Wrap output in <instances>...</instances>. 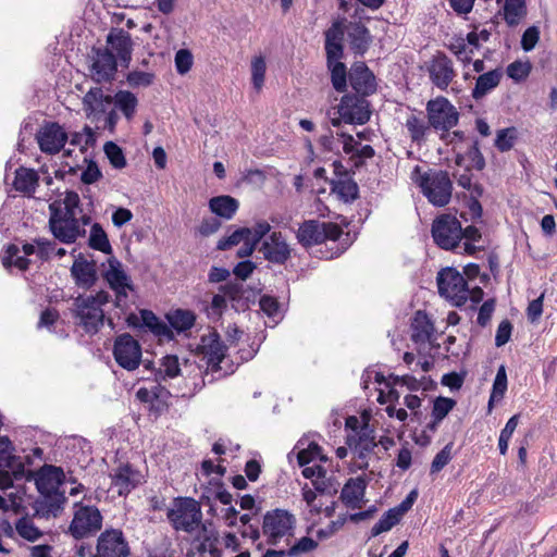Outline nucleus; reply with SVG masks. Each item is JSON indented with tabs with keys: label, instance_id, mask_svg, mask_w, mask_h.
<instances>
[{
	"label": "nucleus",
	"instance_id": "29",
	"mask_svg": "<svg viewBox=\"0 0 557 557\" xmlns=\"http://www.w3.org/2000/svg\"><path fill=\"white\" fill-rule=\"evenodd\" d=\"M38 185L39 175L35 170L21 166L15 171L13 186L16 191L30 197L35 194Z\"/></svg>",
	"mask_w": 557,
	"mask_h": 557
},
{
	"label": "nucleus",
	"instance_id": "32",
	"mask_svg": "<svg viewBox=\"0 0 557 557\" xmlns=\"http://www.w3.org/2000/svg\"><path fill=\"white\" fill-rule=\"evenodd\" d=\"M411 327H412L411 339H412V342H414L417 344H419V343L422 344V343L430 341V338L434 332L433 323L430 321L428 315L422 311L416 312L412 323H411Z\"/></svg>",
	"mask_w": 557,
	"mask_h": 557
},
{
	"label": "nucleus",
	"instance_id": "40",
	"mask_svg": "<svg viewBox=\"0 0 557 557\" xmlns=\"http://www.w3.org/2000/svg\"><path fill=\"white\" fill-rule=\"evenodd\" d=\"M168 320L171 327L177 332H184L194 326L196 317L190 310L177 309L168 315Z\"/></svg>",
	"mask_w": 557,
	"mask_h": 557
},
{
	"label": "nucleus",
	"instance_id": "20",
	"mask_svg": "<svg viewBox=\"0 0 557 557\" xmlns=\"http://www.w3.org/2000/svg\"><path fill=\"white\" fill-rule=\"evenodd\" d=\"M112 486L116 488L117 494L127 495L139 484H141L144 475L132 465L125 463L119 466L111 474Z\"/></svg>",
	"mask_w": 557,
	"mask_h": 557
},
{
	"label": "nucleus",
	"instance_id": "56",
	"mask_svg": "<svg viewBox=\"0 0 557 557\" xmlns=\"http://www.w3.org/2000/svg\"><path fill=\"white\" fill-rule=\"evenodd\" d=\"M346 20L341 18L332 23L331 27L325 30V42H343L346 33Z\"/></svg>",
	"mask_w": 557,
	"mask_h": 557
},
{
	"label": "nucleus",
	"instance_id": "35",
	"mask_svg": "<svg viewBox=\"0 0 557 557\" xmlns=\"http://www.w3.org/2000/svg\"><path fill=\"white\" fill-rule=\"evenodd\" d=\"M113 99H114L115 107L121 110L123 115L128 121H131L134 117V115L136 113V108L138 106L137 97L128 90H119L114 95Z\"/></svg>",
	"mask_w": 557,
	"mask_h": 557
},
{
	"label": "nucleus",
	"instance_id": "9",
	"mask_svg": "<svg viewBox=\"0 0 557 557\" xmlns=\"http://www.w3.org/2000/svg\"><path fill=\"white\" fill-rule=\"evenodd\" d=\"M91 300L84 296H78L73 302V313L77 319V324L84 329L87 334H96L104 324L106 315L102 308L90 304Z\"/></svg>",
	"mask_w": 557,
	"mask_h": 557
},
{
	"label": "nucleus",
	"instance_id": "12",
	"mask_svg": "<svg viewBox=\"0 0 557 557\" xmlns=\"http://www.w3.org/2000/svg\"><path fill=\"white\" fill-rule=\"evenodd\" d=\"M369 106L363 96L345 95L338 106V114L345 123L362 125L370 120Z\"/></svg>",
	"mask_w": 557,
	"mask_h": 557
},
{
	"label": "nucleus",
	"instance_id": "17",
	"mask_svg": "<svg viewBox=\"0 0 557 557\" xmlns=\"http://www.w3.org/2000/svg\"><path fill=\"white\" fill-rule=\"evenodd\" d=\"M200 505L191 497H178L168 510L170 522H201Z\"/></svg>",
	"mask_w": 557,
	"mask_h": 557
},
{
	"label": "nucleus",
	"instance_id": "21",
	"mask_svg": "<svg viewBox=\"0 0 557 557\" xmlns=\"http://www.w3.org/2000/svg\"><path fill=\"white\" fill-rule=\"evenodd\" d=\"M66 502L64 493H52L48 495H40L33 505L34 517L38 519H57L63 509V504Z\"/></svg>",
	"mask_w": 557,
	"mask_h": 557
},
{
	"label": "nucleus",
	"instance_id": "30",
	"mask_svg": "<svg viewBox=\"0 0 557 557\" xmlns=\"http://www.w3.org/2000/svg\"><path fill=\"white\" fill-rule=\"evenodd\" d=\"M209 208L218 216L231 220L237 212L239 202L228 195L215 196L209 200Z\"/></svg>",
	"mask_w": 557,
	"mask_h": 557
},
{
	"label": "nucleus",
	"instance_id": "34",
	"mask_svg": "<svg viewBox=\"0 0 557 557\" xmlns=\"http://www.w3.org/2000/svg\"><path fill=\"white\" fill-rule=\"evenodd\" d=\"M417 497L418 492L416 490L411 491L399 505L388 509L377 522H399L403 516L412 507Z\"/></svg>",
	"mask_w": 557,
	"mask_h": 557
},
{
	"label": "nucleus",
	"instance_id": "47",
	"mask_svg": "<svg viewBox=\"0 0 557 557\" xmlns=\"http://www.w3.org/2000/svg\"><path fill=\"white\" fill-rule=\"evenodd\" d=\"M249 227H240L234 231L230 236L220 239L216 244L219 250H227L233 246L243 243L249 237Z\"/></svg>",
	"mask_w": 557,
	"mask_h": 557
},
{
	"label": "nucleus",
	"instance_id": "15",
	"mask_svg": "<svg viewBox=\"0 0 557 557\" xmlns=\"http://www.w3.org/2000/svg\"><path fill=\"white\" fill-rule=\"evenodd\" d=\"M431 82L441 90H445L456 76L453 61L443 52H437L426 64Z\"/></svg>",
	"mask_w": 557,
	"mask_h": 557
},
{
	"label": "nucleus",
	"instance_id": "55",
	"mask_svg": "<svg viewBox=\"0 0 557 557\" xmlns=\"http://www.w3.org/2000/svg\"><path fill=\"white\" fill-rule=\"evenodd\" d=\"M321 447L317 443H310L308 448L301 449L297 455L299 466L304 467L315 458L326 460V458L321 455Z\"/></svg>",
	"mask_w": 557,
	"mask_h": 557
},
{
	"label": "nucleus",
	"instance_id": "52",
	"mask_svg": "<svg viewBox=\"0 0 557 557\" xmlns=\"http://www.w3.org/2000/svg\"><path fill=\"white\" fill-rule=\"evenodd\" d=\"M453 447H454V443L450 442V443L446 444L444 446V448L435 455V457L431 463V473L432 474L440 472L441 470L444 469L445 466H447L449 463V461L453 458V455H451Z\"/></svg>",
	"mask_w": 557,
	"mask_h": 557
},
{
	"label": "nucleus",
	"instance_id": "42",
	"mask_svg": "<svg viewBox=\"0 0 557 557\" xmlns=\"http://www.w3.org/2000/svg\"><path fill=\"white\" fill-rule=\"evenodd\" d=\"M20 248L11 244L7 247L5 252L2 257V264L4 268H10L12 265L17 269L25 271L28 269L30 261L25 256H18Z\"/></svg>",
	"mask_w": 557,
	"mask_h": 557
},
{
	"label": "nucleus",
	"instance_id": "63",
	"mask_svg": "<svg viewBox=\"0 0 557 557\" xmlns=\"http://www.w3.org/2000/svg\"><path fill=\"white\" fill-rule=\"evenodd\" d=\"M540 39V32L537 27L532 26L524 30L521 38V47L524 51H531Z\"/></svg>",
	"mask_w": 557,
	"mask_h": 557
},
{
	"label": "nucleus",
	"instance_id": "1",
	"mask_svg": "<svg viewBox=\"0 0 557 557\" xmlns=\"http://www.w3.org/2000/svg\"><path fill=\"white\" fill-rule=\"evenodd\" d=\"M423 196L435 207L449 203L453 194V183L446 171L423 173L417 180Z\"/></svg>",
	"mask_w": 557,
	"mask_h": 557
},
{
	"label": "nucleus",
	"instance_id": "41",
	"mask_svg": "<svg viewBox=\"0 0 557 557\" xmlns=\"http://www.w3.org/2000/svg\"><path fill=\"white\" fill-rule=\"evenodd\" d=\"M331 72V82L333 88L338 92L346 91L347 88V69L342 61L326 63Z\"/></svg>",
	"mask_w": 557,
	"mask_h": 557
},
{
	"label": "nucleus",
	"instance_id": "13",
	"mask_svg": "<svg viewBox=\"0 0 557 557\" xmlns=\"http://www.w3.org/2000/svg\"><path fill=\"white\" fill-rule=\"evenodd\" d=\"M40 150L47 154L61 151L69 137L64 128L55 122H45L36 134Z\"/></svg>",
	"mask_w": 557,
	"mask_h": 557
},
{
	"label": "nucleus",
	"instance_id": "51",
	"mask_svg": "<svg viewBox=\"0 0 557 557\" xmlns=\"http://www.w3.org/2000/svg\"><path fill=\"white\" fill-rule=\"evenodd\" d=\"M455 406L456 401L454 399L440 396L433 403L432 417L442 421Z\"/></svg>",
	"mask_w": 557,
	"mask_h": 557
},
{
	"label": "nucleus",
	"instance_id": "59",
	"mask_svg": "<svg viewBox=\"0 0 557 557\" xmlns=\"http://www.w3.org/2000/svg\"><path fill=\"white\" fill-rule=\"evenodd\" d=\"M466 154L476 170L481 171L485 168V159L480 150L478 139L472 140Z\"/></svg>",
	"mask_w": 557,
	"mask_h": 557
},
{
	"label": "nucleus",
	"instance_id": "25",
	"mask_svg": "<svg viewBox=\"0 0 557 557\" xmlns=\"http://www.w3.org/2000/svg\"><path fill=\"white\" fill-rule=\"evenodd\" d=\"M107 42L116 51L121 62L128 66L133 51L129 33L122 28H112L107 36Z\"/></svg>",
	"mask_w": 557,
	"mask_h": 557
},
{
	"label": "nucleus",
	"instance_id": "7",
	"mask_svg": "<svg viewBox=\"0 0 557 557\" xmlns=\"http://www.w3.org/2000/svg\"><path fill=\"white\" fill-rule=\"evenodd\" d=\"M12 443L8 436H0V488L13 485V479L24 478V465L12 455Z\"/></svg>",
	"mask_w": 557,
	"mask_h": 557
},
{
	"label": "nucleus",
	"instance_id": "54",
	"mask_svg": "<svg viewBox=\"0 0 557 557\" xmlns=\"http://www.w3.org/2000/svg\"><path fill=\"white\" fill-rule=\"evenodd\" d=\"M317 547H318V541L313 540L310 536H302L301 539L296 541L294 545H292L288 548V554H289V557H297L301 554L312 552Z\"/></svg>",
	"mask_w": 557,
	"mask_h": 557
},
{
	"label": "nucleus",
	"instance_id": "50",
	"mask_svg": "<svg viewBox=\"0 0 557 557\" xmlns=\"http://www.w3.org/2000/svg\"><path fill=\"white\" fill-rule=\"evenodd\" d=\"M102 528V524H69L67 533L75 540H83L95 536Z\"/></svg>",
	"mask_w": 557,
	"mask_h": 557
},
{
	"label": "nucleus",
	"instance_id": "6",
	"mask_svg": "<svg viewBox=\"0 0 557 557\" xmlns=\"http://www.w3.org/2000/svg\"><path fill=\"white\" fill-rule=\"evenodd\" d=\"M434 243L445 250H454L462 238V227L458 219L451 214H442L432 223Z\"/></svg>",
	"mask_w": 557,
	"mask_h": 557
},
{
	"label": "nucleus",
	"instance_id": "64",
	"mask_svg": "<svg viewBox=\"0 0 557 557\" xmlns=\"http://www.w3.org/2000/svg\"><path fill=\"white\" fill-rule=\"evenodd\" d=\"M313 485L317 491L323 493V494H334L337 492V488L339 486V483L336 482V480L332 478H326V475L322 479H315L313 480Z\"/></svg>",
	"mask_w": 557,
	"mask_h": 557
},
{
	"label": "nucleus",
	"instance_id": "23",
	"mask_svg": "<svg viewBox=\"0 0 557 557\" xmlns=\"http://www.w3.org/2000/svg\"><path fill=\"white\" fill-rule=\"evenodd\" d=\"M351 87L357 94L369 96L376 90L375 76L364 63H357L349 74Z\"/></svg>",
	"mask_w": 557,
	"mask_h": 557
},
{
	"label": "nucleus",
	"instance_id": "8",
	"mask_svg": "<svg viewBox=\"0 0 557 557\" xmlns=\"http://www.w3.org/2000/svg\"><path fill=\"white\" fill-rule=\"evenodd\" d=\"M375 431L369 424H364L355 434L346 437V444L354 453L356 467L366 470L369 467L368 457L377 446Z\"/></svg>",
	"mask_w": 557,
	"mask_h": 557
},
{
	"label": "nucleus",
	"instance_id": "38",
	"mask_svg": "<svg viewBox=\"0 0 557 557\" xmlns=\"http://www.w3.org/2000/svg\"><path fill=\"white\" fill-rule=\"evenodd\" d=\"M525 0H506L504 5V17L509 26H516L525 15Z\"/></svg>",
	"mask_w": 557,
	"mask_h": 557
},
{
	"label": "nucleus",
	"instance_id": "39",
	"mask_svg": "<svg viewBox=\"0 0 557 557\" xmlns=\"http://www.w3.org/2000/svg\"><path fill=\"white\" fill-rule=\"evenodd\" d=\"M405 125L413 143L424 141L426 133L431 127L429 122L425 123L423 119L414 114L408 116Z\"/></svg>",
	"mask_w": 557,
	"mask_h": 557
},
{
	"label": "nucleus",
	"instance_id": "57",
	"mask_svg": "<svg viewBox=\"0 0 557 557\" xmlns=\"http://www.w3.org/2000/svg\"><path fill=\"white\" fill-rule=\"evenodd\" d=\"M154 74L141 71H132L127 74L126 81L132 87H147L153 83Z\"/></svg>",
	"mask_w": 557,
	"mask_h": 557
},
{
	"label": "nucleus",
	"instance_id": "43",
	"mask_svg": "<svg viewBox=\"0 0 557 557\" xmlns=\"http://www.w3.org/2000/svg\"><path fill=\"white\" fill-rule=\"evenodd\" d=\"M294 524H262V532L269 545H277L286 535H293Z\"/></svg>",
	"mask_w": 557,
	"mask_h": 557
},
{
	"label": "nucleus",
	"instance_id": "46",
	"mask_svg": "<svg viewBox=\"0 0 557 557\" xmlns=\"http://www.w3.org/2000/svg\"><path fill=\"white\" fill-rule=\"evenodd\" d=\"M110 96H104L103 91L99 87L91 88L83 99L86 110L96 111L102 106L103 101L111 102Z\"/></svg>",
	"mask_w": 557,
	"mask_h": 557
},
{
	"label": "nucleus",
	"instance_id": "28",
	"mask_svg": "<svg viewBox=\"0 0 557 557\" xmlns=\"http://www.w3.org/2000/svg\"><path fill=\"white\" fill-rule=\"evenodd\" d=\"M503 78V71L495 69L478 76L475 86L472 89V98L480 100L496 88Z\"/></svg>",
	"mask_w": 557,
	"mask_h": 557
},
{
	"label": "nucleus",
	"instance_id": "27",
	"mask_svg": "<svg viewBox=\"0 0 557 557\" xmlns=\"http://www.w3.org/2000/svg\"><path fill=\"white\" fill-rule=\"evenodd\" d=\"M50 231L57 239L64 244H73L78 237L85 235V230H81L76 216H66Z\"/></svg>",
	"mask_w": 557,
	"mask_h": 557
},
{
	"label": "nucleus",
	"instance_id": "10",
	"mask_svg": "<svg viewBox=\"0 0 557 557\" xmlns=\"http://www.w3.org/2000/svg\"><path fill=\"white\" fill-rule=\"evenodd\" d=\"M113 356L121 368L134 371L141 362V346L131 334L123 333L114 341Z\"/></svg>",
	"mask_w": 557,
	"mask_h": 557
},
{
	"label": "nucleus",
	"instance_id": "37",
	"mask_svg": "<svg viewBox=\"0 0 557 557\" xmlns=\"http://www.w3.org/2000/svg\"><path fill=\"white\" fill-rule=\"evenodd\" d=\"M88 245L90 248L103 253H112V247L108 235L99 223H94L91 225Z\"/></svg>",
	"mask_w": 557,
	"mask_h": 557
},
{
	"label": "nucleus",
	"instance_id": "19",
	"mask_svg": "<svg viewBox=\"0 0 557 557\" xmlns=\"http://www.w3.org/2000/svg\"><path fill=\"white\" fill-rule=\"evenodd\" d=\"M91 65V76L97 83L110 82L117 71V63L114 54L108 48L97 49Z\"/></svg>",
	"mask_w": 557,
	"mask_h": 557
},
{
	"label": "nucleus",
	"instance_id": "26",
	"mask_svg": "<svg viewBox=\"0 0 557 557\" xmlns=\"http://www.w3.org/2000/svg\"><path fill=\"white\" fill-rule=\"evenodd\" d=\"M71 274L79 287L90 288L97 281L96 262L76 259L71 268Z\"/></svg>",
	"mask_w": 557,
	"mask_h": 557
},
{
	"label": "nucleus",
	"instance_id": "11",
	"mask_svg": "<svg viewBox=\"0 0 557 557\" xmlns=\"http://www.w3.org/2000/svg\"><path fill=\"white\" fill-rule=\"evenodd\" d=\"M24 476L27 481H35L40 495L61 493L60 486L65 478L62 468L52 465H45L35 473L30 471L25 472Z\"/></svg>",
	"mask_w": 557,
	"mask_h": 557
},
{
	"label": "nucleus",
	"instance_id": "44",
	"mask_svg": "<svg viewBox=\"0 0 557 557\" xmlns=\"http://www.w3.org/2000/svg\"><path fill=\"white\" fill-rule=\"evenodd\" d=\"M507 391V374L505 366H500L497 370L488 399V408L491 409L495 401L503 399Z\"/></svg>",
	"mask_w": 557,
	"mask_h": 557
},
{
	"label": "nucleus",
	"instance_id": "53",
	"mask_svg": "<svg viewBox=\"0 0 557 557\" xmlns=\"http://www.w3.org/2000/svg\"><path fill=\"white\" fill-rule=\"evenodd\" d=\"M102 516L95 506H81L71 522H101Z\"/></svg>",
	"mask_w": 557,
	"mask_h": 557
},
{
	"label": "nucleus",
	"instance_id": "36",
	"mask_svg": "<svg viewBox=\"0 0 557 557\" xmlns=\"http://www.w3.org/2000/svg\"><path fill=\"white\" fill-rule=\"evenodd\" d=\"M181 373L178 358L174 355H168L161 359L160 368L156 372V381L159 385L168 379H174Z\"/></svg>",
	"mask_w": 557,
	"mask_h": 557
},
{
	"label": "nucleus",
	"instance_id": "33",
	"mask_svg": "<svg viewBox=\"0 0 557 557\" xmlns=\"http://www.w3.org/2000/svg\"><path fill=\"white\" fill-rule=\"evenodd\" d=\"M213 525L214 524H173L175 530H183L188 533H191L198 527H201V530L197 535V540L202 539L208 544L209 548L218 546L220 543V534Z\"/></svg>",
	"mask_w": 557,
	"mask_h": 557
},
{
	"label": "nucleus",
	"instance_id": "14",
	"mask_svg": "<svg viewBox=\"0 0 557 557\" xmlns=\"http://www.w3.org/2000/svg\"><path fill=\"white\" fill-rule=\"evenodd\" d=\"M129 547L122 531L111 529L101 533L97 543V554L92 557H127Z\"/></svg>",
	"mask_w": 557,
	"mask_h": 557
},
{
	"label": "nucleus",
	"instance_id": "60",
	"mask_svg": "<svg viewBox=\"0 0 557 557\" xmlns=\"http://www.w3.org/2000/svg\"><path fill=\"white\" fill-rule=\"evenodd\" d=\"M529 73L530 65L528 63L515 61L507 66V75L515 81H521L525 78Z\"/></svg>",
	"mask_w": 557,
	"mask_h": 557
},
{
	"label": "nucleus",
	"instance_id": "58",
	"mask_svg": "<svg viewBox=\"0 0 557 557\" xmlns=\"http://www.w3.org/2000/svg\"><path fill=\"white\" fill-rule=\"evenodd\" d=\"M194 63L193 54L187 49H181L175 54V66L177 73L184 75L190 71Z\"/></svg>",
	"mask_w": 557,
	"mask_h": 557
},
{
	"label": "nucleus",
	"instance_id": "18",
	"mask_svg": "<svg viewBox=\"0 0 557 557\" xmlns=\"http://www.w3.org/2000/svg\"><path fill=\"white\" fill-rule=\"evenodd\" d=\"M260 252L265 260L284 264L290 258V248L281 232L271 233L261 244Z\"/></svg>",
	"mask_w": 557,
	"mask_h": 557
},
{
	"label": "nucleus",
	"instance_id": "62",
	"mask_svg": "<svg viewBox=\"0 0 557 557\" xmlns=\"http://www.w3.org/2000/svg\"><path fill=\"white\" fill-rule=\"evenodd\" d=\"M14 527L18 535L29 542H35L42 535V531L35 524H14Z\"/></svg>",
	"mask_w": 557,
	"mask_h": 557
},
{
	"label": "nucleus",
	"instance_id": "31",
	"mask_svg": "<svg viewBox=\"0 0 557 557\" xmlns=\"http://www.w3.org/2000/svg\"><path fill=\"white\" fill-rule=\"evenodd\" d=\"M367 481L363 476L349 479L342 488V500L350 506H356L363 497Z\"/></svg>",
	"mask_w": 557,
	"mask_h": 557
},
{
	"label": "nucleus",
	"instance_id": "4",
	"mask_svg": "<svg viewBox=\"0 0 557 557\" xmlns=\"http://www.w3.org/2000/svg\"><path fill=\"white\" fill-rule=\"evenodd\" d=\"M428 122L435 131L449 132L459 122V112L445 97H436L426 103Z\"/></svg>",
	"mask_w": 557,
	"mask_h": 557
},
{
	"label": "nucleus",
	"instance_id": "5",
	"mask_svg": "<svg viewBox=\"0 0 557 557\" xmlns=\"http://www.w3.org/2000/svg\"><path fill=\"white\" fill-rule=\"evenodd\" d=\"M102 277L115 293V307L122 308L124 300L127 298V292L134 290L132 280L124 271L122 262L115 257L109 258L107 265L102 263Z\"/></svg>",
	"mask_w": 557,
	"mask_h": 557
},
{
	"label": "nucleus",
	"instance_id": "16",
	"mask_svg": "<svg viewBox=\"0 0 557 557\" xmlns=\"http://www.w3.org/2000/svg\"><path fill=\"white\" fill-rule=\"evenodd\" d=\"M219 292L223 293L232 302V308L236 311H245L250 304L256 302L257 294L253 288L246 286L238 280L230 281L219 287Z\"/></svg>",
	"mask_w": 557,
	"mask_h": 557
},
{
	"label": "nucleus",
	"instance_id": "49",
	"mask_svg": "<svg viewBox=\"0 0 557 557\" xmlns=\"http://www.w3.org/2000/svg\"><path fill=\"white\" fill-rule=\"evenodd\" d=\"M104 153L110 163L115 169H123L126 165V159L122 149L113 141H108L103 147Z\"/></svg>",
	"mask_w": 557,
	"mask_h": 557
},
{
	"label": "nucleus",
	"instance_id": "48",
	"mask_svg": "<svg viewBox=\"0 0 557 557\" xmlns=\"http://www.w3.org/2000/svg\"><path fill=\"white\" fill-rule=\"evenodd\" d=\"M265 60L263 57H256L251 61V79L256 90H260L264 83L265 76Z\"/></svg>",
	"mask_w": 557,
	"mask_h": 557
},
{
	"label": "nucleus",
	"instance_id": "61",
	"mask_svg": "<svg viewBox=\"0 0 557 557\" xmlns=\"http://www.w3.org/2000/svg\"><path fill=\"white\" fill-rule=\"evenodd\" d=\"M512 324L509 320H503L496 331L495 345L497 347L504 346L510 339Z\"/></svg>",
	"mask_w": 557,
	"mask_h": 557
},
{
	"label": "nucleus",
	"instance_id": "22",
	"mask_svg": "<svg viewBox=\"0 0 557 557\" xmlns=\"http://www.w3.org/2000/svg\"><path fill=\"white\" fill-rule=\"evenodd\" d=\"M201 348L207 358V363L212 371L221 369L220 363L225 358L226 346L220 339L216 332H211L201 337Z\"/></svg>",
	"mask_w": 557,
	"mask_h": 557
},
{
	"label": "nucleus",
	"instance_id": "24",
	"mask_svg": "<svg viewBox=\"0 0 557 557\" xmlns=\"http://www.w3.org/2000/svg\"><path fill=\"white\" fill-rule=\"evenodd\" d=\"M345 28L351 51L364 54L372 41L370 30L361 22H348Z\"/></svg>",
	"mask_w": 557,
	"mask_h": 557
},
{
	"label": "nucleus",
	"instance_id": "3",
	"mask_svg": "<svg viewBox=\"0 0 557 557\" xmlns=\"http://www.w3.org/2000/svg\"><path fill=\"white\" fill-rule=\"evenodd\" d=\"M438 294L454 306L461 307L469 298V287L465 276L454 268L438 271L436 276Z\"/></svg>",
	"mask_w": 557,
	"mask_h": 557
},
{
	"label": "nucleus",
	"instance_id": "45",
	"mask_svg": "<svg viewBox=\"0 0 557 557\" xmlns=\"http://www.w3.org/2000/svg\"><path fill=\"white\" fill-rule=\"evenodd\" d=\"M516 139V127H507L499 129L496 134L495 147L502 152L509 151L513 147Z\"/></svg>",
	"mask_w": 557,
	"mask_h": 557
},
{
	"label": "nucleus",
	"instance_id": "2",
	"mask_svg": "<svg viewBox=\"0 0 557 557\" xmlns=\"http://www.w3.org/2000/svg\"><path fill=\"white\" fill-rule=\"evenodd\" d=\"M342 235L343 230L336 223L306 220L299 225L296 238L302 247L309 248L325 242L335 243Z\"/></svg>",
	"mask_w": 557,
	"mask_h": 557
}]
</instances>
